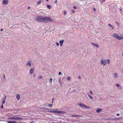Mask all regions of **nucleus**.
<instances>
[{
  "instance_id": "nucleus-43",
  "label": "nucleus",
  "mask_w": 123,
  "mask_h": 123,
  "mask_svg": "<svg viewBox=\"0 0 123 123\" xmlns=\"http://www.w3.org/2000/svg\"><path fill=\"white\" fill-rule=\"evenodd\" d=\"M1 108H3V106L2 105V106L1 107Z\"/></svg>"
},
{
  "instance_id": "nucleus-37",
  "label": "nucleus",
  "mask_w": 123,
  "mask_h": 123,
  "mask_svg": "<svg viewBox=\"0 0 123 123\" xmlns=\"http://www.w3.org/2000/svg\"><path fill=\"white\" fill-rule=\"evenodd\" d=\"M66 11H64V15H65L66 14Z\"/></svg>"
},
{
  "instance_id": "nucleus-6",
  "label": "nucleus",
  "mask_w": 123,
  "mask_h": 123,
  "mask_svg": "<svg viewBox=\"0 0 123 123\" xmlns=\"http://www.w3.org/2000/svg\"><path fill=\"white\" fill-rule=\"evenodd\" d=\"M106 60H104L103 59H102L101 62V64H103L104 66L105 65L106 63Z\"/></svg>"
},
{
  "instance_id": "nucleus-22",
  "label": "nucleus",
  "mask_w": 123,
  "mask_h": 123,
  "mask_svg": "<svg viewBox=\"0 0 123 123\" xmlns=\"http://www.w3.org/2000/svg\"><path fill=\"white\" fill-rule=\"evenodd\" d=\"M89 97L90 98V99H92V96H91L89 95L88 94Z\"/></svg>"
},
{
  "instance_id": "nucleus-33",
  "label": "nucleus",
  "mask_w": 123,
  "mask_h": 123,
  "mask_svg": "<svg viewBox=\"0 0 123 123\" xmlns=\"http://www.w3.org/2000/svg\"><path fill=\"white\" fill-rule=\"evenodd\" d=\"M90 94L91 95H92V92L91 91H90Z\"/></svg>"
},
{
  "instance_id": "nucleus-30",
  "label": "nucleus",
  "mask_w": 123,
  "mask_h": 123,
  "mask_svg": "<svg viewBox=\"0 0 123 123\" xmlns=\"http://www.w3.org/2000/svg\"><path fill=\"white\" fill-rule=\"evenodd\" d=\"M52 78H51L50 79V82H52Z\"/></svg>"
},
{
  "instance_id": "nucleus-41",
  "label": "nucleus",
  "mask_w": 123,
  "mask_h": 123,
  "mask_svg": "<svg viewBox=\"0 0 123 123\" xmlns=\"http://www.w3.org/2000/svg\"><path fill=\"white\" fill-rule=\"evenodd\" d=\"M117 116H119L120 115L118 113V114H117Z\"/></svg>"
},
{
  "instance_id": "nucleus-11",
  "label": "nucleus",
  "mask_w": 123,
  "mask_h": 123,
  "mask_svg": "<svg viewBox=\"0 0 123 123\" xmlns=\"http://www.w3.org/2000/svg\"><path fill=\"white\" fill-rule=\"evenodd\" d=\"M20 98V96L19 94H17L16 95V98L18 100H19Z\"/></svg>"
},
{
  "instance_id": "nucleus-14",
  "label": "nucleus",
  "mask_w": 123,
  "mask_h": 123,
  "mask_svg": "<svg viewBox=\"0 0 123 123\" xmlns=\"http://www.w3.org/2000/svg\"><path fill=\"white\" fill-rule=\"evenodd\" d=\"M108 25L109 26V27H111L112 29L113 30L114 29V28H113V26L112 25H111L110 24H108Z\"/></svg>"
},
{
  "instance_id": "nucleus-46",
  "label": "nucleus",
  "mask_w": 123,
  "mask_h": 123,
  "mask_svg": "<svg viewBox=\"0 0 123 123\" xmlns=\"http://www.w3.org/2000/svg\"><path fill=\"white\" fill-rule=\"evenodd\" d=\"M35 74H34V75H33V77H34L35 76Z\"/></svg>"
},
{
  "instance_id": "nucleus-28",
  "label": "nucleus",
  "mask_w": 123,
  "mask_h": 123,
  "mask_svg": "<svg viewBox=\"0 0 123 123\" xmlns=\"http://www.w3.org/2000/svg\"><path fill=\"white\" fill-rule=\"evenodd\" d=\"M73 8L74 9H77V7L76 6H74L73 7Z\"/></svg>"
},
{
  "instance_id": "nucleus-9",
  "label": "nucleus",
  "mask_w": 123,
  "mask_h": 123,
  "mask_svg": "<svg viewBox=\"0 0 123 123\" xmlns=\"http://www.w3.org/2000/svg\"><path fill=\"white\" fill-rule=\"evenodd\" d=\"M91 44L93 46L96 47L97 48H98L99 47L98 45L97 44L92 43Z\"/></svg>"
},
{
  "instance_id": "nucleus-49",
  "label": "nucleus",
  "mask_w": 123,
  "mask_h": 123,
  "mask_svg": "<svg viewBox=\"0 0 123 123\" xmlns=\"http://www.w3.org/2000/svg\"><path fill=\"white\" fill-rule=\"evenodd\" d=\"M122 55H123V54Z\"/></svg>"
},
{
  "instance_id": "nucleus-29",
  "label": "nucleus",
  "mask_w": 123,
  "mask_h": 123,
  "mask_svg": "<svg viewBox=\"0 0 123 123\" xmlns=\"http://www.w3.org/2000/svg\"><path fill=\"white\" fill-rule=\"evenodd\" d=\"M120 86V85L118 84H116V86L117 87H119Z\"/></svg>"
},
{
  "instance_id": "nucleus-39",
  "label": "nucleus",
  "mask_w": 123,
  "mask_h": 123,
  "mask_svg": "<svg viewBox=\"0 0 123 123\" xmlns=\"http://www.w3.org/2000/svg\"><path fill=\"white\" fill-rule=\"evenodd\" d=\"M57 2V0H56L55 1V3H56Z\"/></svg>"
},
{
  "instance_id": "nucleus-1",
  "label": "nucleus",
  "mask_w": 123,
  "mask_h": 123,
  "mask_svg": "<svg viewBox=\"0 0 123 123\" xmlns=\"http://www.w3.org/2000/svg\"><path fill=\"white\" fill-rule=\"evenodd\" d=\"M35 20L40 22H43L44 23H47V21L49 22L53 21V19L49 17H43L41 16H38L35 18Z\"/></svg>"
},
{
  "instance_id": "nucleus-45",
  "label": "nucleus",
  "mask_w": 123,
  "mask_h": 123,
  "mask_svg": "<svg viewBox=\"0 0 123 123\" xmlns=\"http://www.w3.org/2000/svg\"><path fill=\"white\" fill-rule=\"evenodd\" d=\"M52 101H53L54 100V99L53 98H52Z\"/></svg>"
},
{
  "instance_id": "nucleus-34",
  "label": "nucleus",
  "mask_w": 123,
  "mask_h": 123,
  "mask_svg": "<svg viewBox=\"0 0 123 123\" xmlns=\"http://www.w3.org/2000/svg\"><path fill=\"white\" fill-rule=\"evenodd\" d=\"M56 44L57 46H58L59 45V44L57 42L56 43Z\"/></svg>"
},
{
  "instance_id": "nucleus-7",
  "label": "nucleus",
  "mask_w": 123,
  "mask_h": 123,
  "mask_svg": "<svg viewBox=\"0 0 123 123\" xmlns=\"http://www.w3.org/2000/svg\"><path fill=\"white\" fill-rule=\"evenodd\" d=\"M8 3V0H4L2 1V4H4L5 5H7Z\"/></svg>"
},
{
  "instance_id": "nucleus-48",
  "label": "nucleus",
  "mask_w": 123,
  "mask_h": 123,
  "mask_svg": "<svg viewBox=\"0 0 123 123\" xmlns=\"http://www.w3.org/2000/svg\"><path fill=\"white\" fill-rule=\"evenodd\" d=\"M49 0H46V1H49Z\"/></svg>"
},
{
  "instance_id": "nucleus-16",
  "label": "nucleus",
  "mask_w": 123,
  "mask_h": 123,
  "mask_svg": "<svg viewBox=\"0 0 123 123\" xmlns=\"http://www.w3.org/2000/svg\"><path fill=\"white\" fill-rule=\"evenodd\" d=\"M7 123H17V122L15 121H8L7 122Z\"/></svg>"
},
{
  "instance_id": "nucleus-40",
  "label": "nucleus",
  "mask_w": 123,
  "mask_h": 123,
  "mask_svg": "<svg viewBox=\"0 0 123 123\" xmlns=\"http://www.w3.org/2000/svg\"><path fill=\"white\" fill-rule=\"evenodd\" d=\"M78 78H79L80 79H81V77H80V76H78Z\"/></svg>"
},
{
  "instance_id": "nucleus-20",
  "label": "nucleus",
  "mask_w": 123,
  "mask_h": 123,
  "mask_svg": "<svg viewBox=\"0 0 123 123\" xmlns=\"http://www.w3.org/2000/svg\"><path fill=\"white\" fill-rule=\"evenodd\" d=\"M47 7L49 9H50L51 8V6L49 5H48L47 6Z\"/></svg>"
},
{
  "instance_id": "nucleus-23",
  "label": "nucleus",
  "mask_w": 123,
  "mask_h": 123,
  "mask_svg": "<svg viewBox=\"0 0 123 123\" xmlns=\"http://www.w3.org/2000/svg\"><path fill=\"white\" fill-rule=\"evenodd\" d=\"M41 3V0H40V1H38L37 2V4H40V3Z\"/></svg>"
},
{
  "instance_id": "nucleus-3",
  "label": "nucleus",
  "mask_w": 123,
  "mask_h": 123,
  "mask_svg": "<svg viewBox=\"0 0 123 123\" xmlns=\"http://www.w3.org/2000/svg\"><path fill=\"white\" fill-rule=\"evenodd\" d=\"M113 36L119 40L123 39V37L120 36L116 34H113L112 35Z\"/></svg>"
},
{
  "instance_id": "nucleus-21",
  "label": "nucleus",
  "mask_w": 123,
  "mask_h": 123,
  "mask_svg": "<svg viewBox=\"0 0 123 123\" xmlns=\"http://www.w3.org/2000/svg\"><path fill=\"white\" fill-rule=\"evenodd\" d=\"M67 79L68 80H70L71 79V78L70 77H68L67 78Z\"/></svg>"
},
{
  "instance_id": "nucleus-44",
  "label": "nucleus",
  "mask_w": 123,
  "mask_h": 123,
  "mask_svg": "<svg viewBox=\"0 0 123 123\" xmlns=\"http://www.w3.org/2000/svg\"><path fill=\"white\" fill-rule=\"evenodd\" d=\"M30 6H29L28 7V9H30Z\"/></svg>"
},
{
  "instance_id": "nucleus-13",
  "label": "nucleus",
  "mask_w": 123,
  "mask_h": 123,
  "mask_svg": "<svg viewBox=\"0 0 123 123\" xmlns=\"http://www.w3.org/2000/svg\"><path fill=\"white\" fill-rule=\"evenodd\" d=\"M72 117H81L82 116L81 115H72Z\"/></svg>"
},
{
  "instance_id": "nucleus-36",
  "label": "nucleus",
  "mask_w": 123,
  "mask_h": 123,
  "mask_svg": "<svg viewBox=\"0 0 123 123\" xmlns=\"http://www.w3.org/2000/svg\"><path fill=\"white\" fill-rule=\"evenodd\" d=\"M105 0H101V1L102 2H104Z\"/></svg>"
},
{
  "instance_id": "nucleus-25",
  "label": "nucleus",
  "mask_w": 123,
  "mask_h": 123,
  "mask_svg": "<svg viewBox=\"0 0 123 123\" xmlns=\"http://www.w3.org/2000/svg\"><path fill=\"white\" fill-rule=\"evenodd\" d=\"M59 83L61 84V79H59Z\"/></svg>"
},
{
  "instance_id": "nucleus-42",
  "label": "nucleus",
  "mask_w": 123,
  "mask_h": 123,
  "mask_svg": "<svg viewBox=\"0 0 123 123\" xmlns=\"http://www.w3.org/2000/svg\"><path fill=\"white\" fill-rule=\"evenodd\" d=\"M3 29H0V31H3Z\"/></svg>"
},
{
  "instance_id": "nucleus-4",
  "label": "nucleus",
  "mask_w": 123,
  "mask_h": 123,
  "mask_svg": "<svg viewBox=\"0 0 123 123\" xmlns=\"http://www.w3.org/2000/svg\"><path fill=\"white\" fill-rule=\"evenodd\" d=\"M49 112H54L55 113H57L58 114L60 113H65V112L63 111H52V110L49 111Z\"/></svg>"
},
{
  "instance_id": "nucleus-24",
  "label": "nucleus",
  "mask_w": 123,
  "mask_h": 123,
  "mask_svg": "<svg viewBox=\"0 0 123 123\" xmlns=\"http://www.w3.org/2000/svg\"><path fill=\"white\" fill-rule=\"evenodd\" d=\"M42 78V77L41 76H39L38 77L39 79H40Z\"/></svg>"
},
{
  "instance_id": "nucleus-15",
  "label": "nucleus",
  "mask_w": 123,
  "mask_h": 123,
  "mask_svg": "<svg viewBox=\"0 0 123 123\" xmlns=\"http://www.w3.org/2000/svg\"><path fill=\"white\" fill-rule=\"evenodd\" d=\"M34 70V69L33 68H31V70H30V73L31 74H32Z\"/></svg>"
},
{
  "instance_id": "nucleus-12",
  "label": "nucleus",
  "mask_w": 123,
  "mask_h": 123,
  "mask_svg": "<svg viewBox=\"0 0 123 123\" xmlns=\"http://www.w3.org/2000/svg\"><path fill=\"white\" fill-rule=\"evenodd\" d=\"M102 110V109L100 108H98L96 110V111L98 113H99L101 112Z\"/></svg>"
},
{
  "instance_id": "nucleus-19",
  "label": "nucleus",
  "mask_w": 123,
  "mask_h": 123,
  "mask_svg": "<svg viewBox=\"0 0 123 123\" xmlns=\"http://www.w3.org/2000/svg\"><path fill=\"white\" fill-rule=\"evenodd\" d=\"M117 74L116 73H115L114 75V78H116L117 77Z\"/></svg>"
},
{
  "instance_id": "nucleus-27",
  "label": "nucleus",
  "mask_w": 123,
  "mask_h": 123,
  "mask_svg": "<svg viewBox=\"0 0 123 123\" xmlns=\"http://www.w3.org/2000/svg\"><path fill=\"white\" fill-rule=\"evenodd\" d=\"M107 64H110V61L109 60H107Z\"/></svg>"
},
{
  "instance_id": "nucleus-47",
  "label": "nucleus",
  "mask_w": 123,
  "mask_h": 123,
  "mask_svg": "<svg viewBox=\"0 0 123 123\" xmlns=\"http://www.w3.org/2000/svg\"><path fill=\"white\" fill-rule=\"evenodd\" d=\"M52 103H53V101H52Z\"/></svg>"
},
{
  "instance_id": "nucleus-35",
  "label": "nucleus",
  "mask_w": 123,
  "mask_h": 123,
  "mask_svg": "<svg viewBox=\"0 0 123 123\" xmlns=\"http://www.w3.org/2000/svg\"><path fill=\"white\" fill-rule=\"evenodd\" d=\"M61 72H60L59 73V75H61Z\"/></svg>"
},
{
  "instance_id": "nucleus-10",
  "label": "nucleus",
  "mask_w": 123,
  "mask_h": 123,
  "mask_svg": "<svg viewBox=\"0 0 123 123\" xmlns=\"http://www.w3.org/2000/svg\"><path fill=\"white\" fill-rule=\"evenodd\" d=\"M26 65L27 66L30 67L31 66V62L30 61H29V62H27L26 63Z\"/></svg>"
},
{
  "instance_id": "nucleus-18",
  "label": "nucleus",
  "mask_w": 123,
  "mask_h": 123,
  "mask_svg": "<svg viewBox=\"0 0 123 123\" xmlns=\"http://www.w3.org/2000/svg\"><path fill=\"white\" fill-rule=\"evenodd\" d=\"M52 106H53V105L52 104H49L48 105V106L50 107H52Z\"/></svg>"
},
{
  "instance_id": "nucleus-17",
  "label": "nucleus",
  "mask_w": 123,
  "mask_h": 123,
  "mask_svg": "<svg viewBox=\"0 0 123 123\" xmlns=\"http://www.w3.org/2000/svg\"><path fill=\"white\" fill-rule=\"evenodd\" d=\"M63 40L62 41H60V42L61 44V46L62 45V44L63 42Z\"/></svg>"
},
{
  "instance_id": "nucleus-38",
  "label": "nucleus",
  "mask_w": 123,
  "mask_h": 123,
  "mask_svg": "<svg viewBox=\"0 0 123 123\" xmlns=\"http://www.w3.org/2000/svg\"><path fill=\"white\" fill-rule=\"evenodd\" d=\"M3 77L4 79H5L6 78L5 75H3Z\"/></svg>"
},
{
  "instance_id": "nucleus-5",
  "label": "nucleus",
  "mask_w": 123,
  "mask_h": 123,
  "mask_svg": "<svg viewBox=\"0 0 123 123\" xmlns=\"http://www.w3.org/2000/svg\"><path fill=\"white\" fill-rule=\"evenodd\" d=\"M79 105L84 108H89L90 107L89 106H86L85 105L83 104H79Z\"/></svg>"
},
{
  "instance_id": "nucleus-8",
  "label": "nucleus",
  "mask_w": 123,
  "mask_h": 123,
  "mask_svg": "<svg viewBox=\"0 0 123 123\" xmlns=\"http://www.w3.org/2000/svg\"><path fill=\"white\" fill-rule=\"evenodd\" d=\"M6 98V96H4V98H2V104H4L5 103V101Z\"/></svg>"
},
{
  "instance_id": "nucleus-32",
  "label": "nucleus",
  "mask_w": 123,
  "mask_h": 123,
  "mask_svg": "<svg viewBox=\"0 0 123 123\" xmlns=\"http://www.w3.org/2000/svg\"><path fill=\"white\" fill-rule=\"evenodd\" d=\"M93 10L94 11H96V9L95 8H93Z\"/></svg>"
},
{
  "instance_id": "nucleus-31",
  "label": "nucleus",
  "mask_w": 123,
  "mask_h": 123,
  "mask_svg": "<svg viewBox=\"0 0 123 123\" xmlns=\"http://www.w3.org/2000/svg\"><path fill=\"white\" fill-rule=\"evenodd\" d=\"M118 118H113L112 119V120H115L116 119H118Z\"/></svg>"
},
{
  "instance_id": "nucleus-2",
  "label": "nucleus",
  "mask_w": 123,
  "mask_h": 123,
  "mask_svg": "<svg viewBox=\"0 0 123 123\" xmlns=\"http://www.w3.org/2000/svg\"><path fill=\"white\" fill-rule=\"evenodd\" d=\"M9 119H14L16 120H23L22 118L19 117H17L16 116H13L9 117L8 118Z\"/></svg>"
},
{
  "instance_id": "nucleus-26",
  "label": "nucleus",
  "mask_w": 123,
  "mask_h": 123,
  "mask_svg": "<svg viewBox=\"0 0 123 123\" xmlns=\"http://www.w3.org/2000/svg\"><path fill=\"white\" fill-rule=\"evenodd\" d=\"M71 11L73 13H74L75 12V10L73 9Z\"/></svg>"
}]
</instances>
